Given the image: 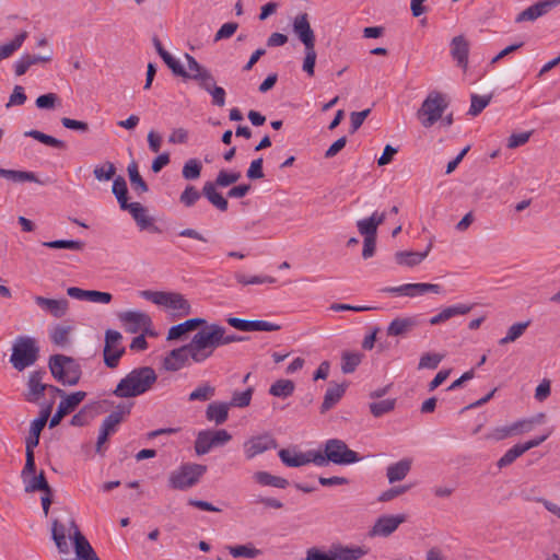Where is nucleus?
<instances>
[{
    "mask_svg": "<svg viewBox=\"0 0 560 560\" xmlns=\"http://www.w3.org/2000/svg\"><path fill=\"white\" fill-rule=\"evenodd\" d=\"M158 374L151 366H140L122 377L113 390L119 398H132L149 392L156 383Z\"/></svg>",
    "mask_w": 560,
    "mask_h": 560,
    "instance_id": "1",
    "label": "nucleus"
},
{
    "mask_svg": "<svg viewBox=\"0 0 560 560\" xmlns=\"http://www.w3.org/2000/svg\"><path fill=\"white\" fill-rule=\"evenodd\" d=\"M222 346V326L218 324L208 325L195 334L190 340L191 359L196 363H201L210 358L217 348Z\"/></svg>",
    "mask_w": 560,
    "mask_h": 560,
    "instance_id": "2",
    "label": "nucleus"
},
{
    "mask_svg": "<svg viewBox=\"0 0 560 560\" xmlns=\"http://www.w3.org/2000/svg\"><path fill=\"white\" fill-rule=\"evenodd\" d=\"M48 368L52 377L62 385H77L82 375L80 363L65 354L51 355L48 360Z\"/></svg>",
    "mask_w": 560,
    "mask_h": 560,
    "instance_id": "3",
    "label": "nucleus"
},
{
    "mask_svg": "<svg viewBox=\"0 0 560 560\" xmlns=\"http://www.w3.org/2000/svg\"><path fill=\"white\" fill-rule=\"evenodd\" d=\"M38 358L39 347L34 338L20 336L15 339L10 355V363L16 371L22 372L34 365Z\"/></svg>",
    "mask_w": 560,
    "mask_h": 560,
    "instance_id": "4",
    "label": "nucleus"
},
{
    "mask_svg": "<svg viewBox=\"0 0 560 560\" xmlns=\"http://www.w3.org/2000/svg\"><path fill=\"white\" fill-rule=\"evenodd\" d=\"M207 466L186 463L173 470L167 479V486L173 490H187L196 486L206 474Z\"/></svg>",
    "mask_w": 560,
    "mask_h": 560,
    "instance_id": "5",
    "label": "nucleus"
},
{
    "mask_svg": "<svg viewBox=\"0 0 560 560\" xmlns=\"http://www.w3.org/2000/svg\"><path fill=\"white\" fill-rule=\"evenodd\" d=\"M142 296L156 305L165 306L174 316H187L191 313L189 302L179 293L142 291Z\"/></svg>",
    "mask_w": 560,
    "mask_h": 560,
    "instance_id": "6",
    "label": "nucleus"
},
{
    "mask_svg": "<svg viewBox=\"0 0 560 560\" xmlns=\"http://www.w3.org/2000/svg\"><path fill=\"white\" fill-rule=\"evenodd\" d=\"M448 102L446 97L436 91L430 92L418 110V118L423 127L429 128L442 118L444 110L447 108Z\"/></svg>",
    "mask_w": 560,
    "mask_h": 560,
    "instance_id": "7",
    "label": "nucleus"
},
{
    "mask_svg": "<svg viewBox=\"0 0 560 560\" xmlns=\"http://www.w3.org/2000/svg\"><path fill=\"white\" fill-rule=\"evenodd\" d=\"M232 440V435L224 429L199 431L195 440V452L205 455L211 448L222 446Z\"/></svg>",
    "mask_w": 560,
    "mask_h": 560,
    "instance_id": "8",
    "label": "nucleus"
},
{
    "mask_svg": "<svg viewBox=\"0 0 560 560\" xmlns=\"http://www.w3.org/2000/svg\"><path fill=\"white\" fill-rule=\"evenodd\" d=\"M324 452L328 453V459L336 465H349L360 460L357 452L339 439H329L324 444Z\"/></svg>",
    "mask_w": 560,
    "mask_h": 560,
    "instance_id": "9",
    "label": "nucleus"
},
{
    "mask_svg": "<svg viewBox=\"0 0 560 560\" xmlns=\"http://www.w3.org/2000/svg\"><path fill=\"white\" fill-rule=\"evenodd\" d=\"M122 336L117 330L108 329L105 332V346L103 350L104 363L109 369L118 366L119 360L125 353V348L121 346Z\"/></svg>",
    "mask_w": 560,
    "mask_h": 560,
    "instance_id": "10",
    "label": "nucleus"
},
{
    "mask_svg": "<svg viewBox=\"0 0 560 560\" xmlns=\"http://www.w3.org/2000/svg\"><path fill=\"white\" fill-rule=\"evenodd\" d=\"M119 320L126 330L136 334L139 330L148 331L152 326L151 317L140 311H126L118 314Z\"/></svg>",
    "mask_w": 560,
    "mask_h": 560,
    "instance_id": "11",
    "label": "nucleus"
},
{
    "mask_svg": "<svg viewBox=\"0 0 560 560\" xmlns=\"http://www.w3.org/2000/svg\"><path fill=\"white\" fill-rule=\"evenodd\" d=\"M406 521L405 514L382 515L376 520L369 535L371 537H388Z\"/></svg>",
    "mask_w": 560,
    "mask_h": 560,
    "instance_id": "12",
    "label": "nucleus"
},
{
    "mask_svg": "<svg viewBox=\"0 0 560 560\" xmlns=\"http://www.w3.org/2000/svg\"><path fill=\"white\" fill-rule=\"evenodd\" d=\"M54 407V401L48 402L45 407L42 408L39 412V417L32 421L30 427V434L25 441V448L33 450L39 443L40 432L45 428Z\"/></svg>",
    "mask_w": 560,
    "mask_h": 560,
    "instance_id": "13",
    "label": "nucleus"
},
{
    "mask_svg": "<svg viewBox=\"0 0 560 560\" xmlns=\"http://www.w3.org/2000/svg\"><path fill=\"white\" fill-rule=\"evenodd\" d=\"M197 82L199 88L211 95L212 105L217 107L225 106L226 92L222 86L217 85L215 79L210 71H203V74L198 75Z\"/></svg>",
    "mask_w": 560,
    "mask_h": 560,
    "instance_id": "14",
    "label": "nucleus"
},
{
    "mask_svg": "<svg viewBox=\"0 0 560 560\" xmlns=\"http://www.w3.org/2000/svg\"><path fill=\"white\" fill-rule=\"evenodd\" d=\"M197 82L199 88L211 95L212 105L217 107L225 106L226 92L222 86L217 85L215 79L210 71H203V74L198 75Z\"/></svg>",
    "mask_w": 560,
    "mask_h": 560,
    "instance_id": "15",
    "label": "nucleus"
},
{
    "mask_svg": "<svg viewBox=\"0 0 560 560\" xmlns=\"http://www.w3.org/2000/svg\"><path fill=\"white\" fill-rule=\"evenodd\" d=\"M45 376V370H37L30 373L26 383V392L24 393L26 401L36 404L40 397H43L46 392V384L44 383Z\"/></svg>",
    "mask_w": 560,
    "mask_h": 560,
    "instance_id": "16",
    "label": "nucleus"
},
{
    "mask_svg": "<svg viewBox=\"0 0 560 560\" xmlns=\"http://www.w3.org/2000/svg\"><path fill=\"white\" fill-rule=\"evenodd\" d=\"M226 323L235 329L241 331H277L281 327L280 325L261 320V319H242L238 317H228Z\"/></svg>",
    "mask_w": 560,
    "mask_h": 560,
    "instance_id": "17",
    "label": "nucleus"
},
{
    "mask_svg": "<svg viewBox=\"0 0 560 560\" xmlns=\"http://www.w3.org/2000/svg\"><path fill=\"white\" fill-rule=\"evenodd\" d=\"M278 446L277 441L270 434H261L254 436L244 443V452L247 459H252L255 456L268 451L273 450Z\"/></svg>",
    "mask_w": 560,
    "mask_h": 560,
    "instance_id": "18",
    "label": "nucleus"
},
{
    "mask_svg": "<svg viewBox=\"0 0 560 560\" xmlns=\"http://www.w3.org/2000/svg\"><path fill=\"white\" fill-rule=\"evenodd\" d=\"M293 32L305 48L315 47V34L311 27L307 13H301L293 21Z\"/></svg>",
    "mask_w": 560,
    "mask_h": 560,
    "instance_id": "19",
    "label": "nucleus"
},
{
    "mask_svg": "<svg viewBox=\"0 0 560 560\" xmlns=\"http://www.w3.org/2000/svg\"><path fill=\"white\" fill-rule=\"evenodd\" d=\"M293 32L305 48L315 47V34L311 27L307 13H301L293 21Z\"/></svg>",
    "mask_w": 560,
    "mask_h": 560,
    "instance_id": "20",
    "label": "nucleus"
},
{
    "mask_svg": "<svg viewBox=\"0 0 560 560\" xmlns=\"http://www.w3.org/2000/svg\"><path fill=\"white\" fill-rule=\"evenodd\" d=\"M560 4V0H545L537 2L525 10H523L521 13L517 14L515 22L522 23L525 21H535L538 18L547 14L552 8Z\"/></svg>",
    "mask_w": 560,
    "mask_h": 560,
    "instance_id": "21",
    "label": "nucleus"
},
{
    "mask_svg": "<svg viewBox=\"0 0 560 560\" xmlns=\"http://www.w3.org/2000/svg\"><path fill=\"white\" fill-rule=\"evenodd\" d=\"M421 324L419 316L397 317L387 327L390 337H404Z\"/></svg>",
    "mask_w": 560,
    "mask_h": 560,
    "instance_id": "22",
    "label": "nucleus"
},
{
    "mask_svg": "<svg viewBox=\"0 0 560 560\" xmlns=\"http://www.w3.org/2000/svg\"><path fill=\"white\" fill-rule=\"evenodd\" d=\"M132 405V402L119 404L116 409L104 419L100 430L109 435L115 433L118 424L130 413Z\"/></svg>",
    "mask_w": 560,
    "mask_h": 560,
    "instance_id": "23",
    "label": "nucleus"
},
{
    "mask_svg": "<svg viewBox=\"0 0 560 560\" xmlns=\"http://www.w3.org/2000/svg\"><path fill=\"white\" fill-rule=\"evenodd\" d=\"M35 303L45 312L56 318L65 316L69 308V302L66 299H48L44 296H35Z\"/></svg>",
    "mask_w": 560,
    "mask_h": 560,
    "instance_id": "24",
    "label": "nucleus"
},
{
    "mask_svg": "<svg viewBox=\"0 0 560 560\" xmlns=\"http://www.w3.org/2000/svg\"><path fill=\"white\" fill-rule=\"evenodd\" d=\"M332 560H359L368 555L369 549L364 546H346L332 544Z\"/></svg>",
    "mask_w": 560,
    "mask_h": 560,
    "instance_id": "25",
    "label": "nucleus"
},
{
    "mask_svg": "<svg viewBox=\"0 0 560 560\" xmlns=\"http://www.w3.org/2000/svg\"><path fill=\"white\" fill-rule=\"evenodd\" d=\"M469 42L463 35L453 37L451 40V56L457 66L464 70L468 67Z\"/></svg>",
    "mask_w": 560,
    "mask_h": 560,
    "instance_id": "26",
    "label": "nucleus"
},
{
    "mask_svg": "<svg viewBox=\"0 0 560 560\" xmlns=\"http://www.w3.org/2000/svg\"><path fill=\"white\" fill-rule=\"evenodd\" d=\"M188 358H191L190 342L178 349L172 350L164 359V368L172 372L178 371L185 365Z\"/></svg>",
    "mask_w": 560,
    "mask_h": 560,
    "instance_id": "27",
    "label": "nucleus"
},
{
    "mask_svg": "<svg viewBox=\"0 0 560 560\" xmlns=\"http://www.w3.org/2000/svg\"><path fill=\"white\" fill-rule=\"evenodd\" d=\"M228 402L214 401L208 405L206 409V419L214 422L217 425L223 424L229 418Z\"/></svg>",
    "mask_w": 560,
    "mask_h": 560,
    "instance_id": "28",
    "label": "nucleus"
},
{
    "mask_svg": "<svg viewBox=\"0 0 560 560\" xmlns=\"http://www.w3.org/2000/svg\"><path fill=\"white\" fill-rule=\"evenodd\" d=\"M217 185L212 182H206L202 187V195L218 210L224 212L229 208L228 200L217 190Z\"/></svg>",
    "mask_w": 560,
    "mask_h": 560,
    "instance_id": "29",
    "label": "nucleus"
},
{
    "mask_svg": "<svg viewBox=\"0 0 560 560\" xmlns=\"http://www.w3.org/2000/svg\"><path fill=\"white\" fill-rule=\"evenodd\" d=\"M412 460L410 458H404L395 464L387 467L386 477L389 483L400 481L406 478L411 469Z\"/></svg>",
    "mask_w": 560,
    "mask_h": 560,
    "instance_id": "30",
    "label": "nucleus"
},
{
    "mask_svg": "<svg viewBox=\"0 0 560 560\" xmlns=\"http://www.w3.org/2000/svg\"><path fill=\"white\" fill-rule=\"evenodd\" d=\"M430 249L431 245H429L428 248L422 253L407 250L397 252L395 254V259L398 265L415 267L419 265L423 259H425Z\"/></svg>",
    "mask_w": 560,
    "mask_h": 560,
    "instance_id": "31",
    "label": "nucleus"
},
{
    "mask_svg": "<svg viewBox=\"0 0 560 560\" xmlns=\"http://www.w3.org/2000/svg\"><path fill=\"white\" fill-rule=\"evenodd\" d=\"M345 392V384H336L328 387L324 396V401L320 406V412L325 413L331 409L342 398Z\"/></svg>",
    "mask_w": 560,
    "mask_h": 560,
    "instance_id": "32",
    "label": "nucleus"
},
{
    "mask_svg": "<svg viewBox=\"0 0 560 560\" xmlns=\"http://www.w3.org/2000/svg\"><path fill=\"white\" fill-rule=\"evenodd\" d=\"M203 324H206L203 318H190L184 323L174 325L168 330L167 340L178 339L186 332L191 331Z\"/></svg>",
    "mask_w": 560,
    "mask_h": 560,
    "instance_id": "33",
    "label": "nucleus"
},
{
    "mask_svg": "<svg viewBox=\"0 0 560 560\" xmlns=\"http://www.w3.org/2000/svg\"><path fill=\"white\" fill-rule=\"evenodd\" d=\"M129 180L132 189L138 194L142 195L149 191V186L139 173L138 163L131 161L127 167Z\"/></svg>",
    "mask_w": 560,
    "mask_h": 560,
    "instance_id": "34",
    "label": "nucleus"
},
{
    "mask_svg": "<svg viewBox=\"0 0 560 560\" xmlns=\"http://www.w3.org/2000/svg\"><path fill=\"white\" fill-rule=\"evenodd\" d=\"M27 36L28 33L26 31H22L16 34L12 40L0 45V61L11 57L16 50H19Z\"/></svg>",
    "mask_w": 560,
    "mask_h": 560,
    "instance_id": "35",
    "label": "nucleus"
},
{
    "mask_svg": "<svg viewBox=\"0 0 560 560\" xmlns=\"http://www.w3.org/2000/svg\"><path fill=\"white\" fill-rule=\"evenodd\" d=\"M0 177L10 179L15 183L34 182L42 185L44 184L37 178L35 173L27 171L5 170L0 167Z\"/></svg>",
    "mask_w": 560,
    "mask_h": 560,
    "instance_id": "36",
    "label": "nucleus"
},
{
    "mask_svg": "<svg viewBox=\"0 0 560 560\" xmlns=\"http://www.w3.org/2000/svg\"><path fill=\"white\" fill-rule=\"evenodd\" d=\"M66 526L61 523H59L58 520H54L52 522V528H51V536L52 539L57 546V549L60 553H68L69 552V546L67 542L66 537Z\"/></svg>",
    "mask_w": 560,
    "mask_h": 560,
    "instance_id": "37",
    "label": "nucleus"
},
{
    "mask_svg": "<svg viewBox=\"0 0 560 560\" xmlns=\"http://www.w3.org/2000/svg\"><path fill=\"white\" fill-rule=\"evenodd\" d=\"M121 209L129 211L140 229L143 230L151 225V219L145 215L147 210L140 202H128L127 207Z\"/></svg>",
    "mask_w": 560,
    "mask_h": 560,
    "instance_id": "38",
    "label": "nucleus"
},
{
    "mask_svg": "<svg viewBox=\"0 0 560 560\" xmlns=\"http://www.w3.org/2000/svg\"><path fill=\"white\" fill-rule=\"evenodd\" d=\"M279 457L289 467H301L308 464L307 452L292 454L289 450L282 448L279 451Z\"/></svg>",
    "mask_w": 560,
    "mask_h": 560,
    "instance_id": "39",
    "label": "nucleus"
},
{
    "mask_svg": "<svg viewBox=\"0 0 560 560\" xmlns=\"http://www.w3.org/2000/svg\"><path fill=\"white\" fill-rule=\"evenodd\" d=\"M43 246L51 249H69L74 252H81L84 249V242L80 240H57L43 242Z\"/></svg>",
    "mask_w": 560,
    "mask_h": 560,
    "instance_id": "40",
    "label": "nucleus"
},
{
    "mask_svg": "<svg viewBox=\"0 0 560 560\" xmlns=\"http://www.w3.org/2000/svg\"><path fill=\"white\" fill-rule=\"evenodd\" d=\"M112 191L116 197L120 208H126L128 203V187L122 176H117L113 180Z\"/></svg>",
    "mask_w": 560,
    "mask_h": 560,
    "instance_id": "41",
    "label": "nucleus"
},
{
    "mask_svg": "<svg viewBox=\"0 0 560 560\" xmlns=\"http://www.w3.org/2000/svg\"><path fill=\"white\" fill-rule=\"evenodd\" d=\"M295 385L291 380H278L269 388V394L275 397L287 398L294 392Z\"/></svg>",
    "mask_w": 560,
    "mask_h": 560,
    "instance_id": "42",
    "label": "nucleus"
},
{
    "mask_svg": "<svg viewBox=\"0 0 560 560\" xmlns=\"http://www.w3.org/2000/svg\"><path fill=\"white\" fill-rule=\"evenodd\" d=\"M254 479L262 486H271L280 489H284L289 485L287 479L273 476L267 471L255 472Z\"/></svg>",
    "mask_w": 560,
    "mask_h": 560,
    "instance_id": "43",
    "label": "nucleus"
},
{
    "mask_svg": "<svg viewBox=\"0 0 560 560\" xmlns=\"http://www.w3.org/2000/svg\"><path fill=\"white\" fill-rule=\"evenodd\" d=\"M24 135H25V137H31L46 145H49V147H52L56 149L65 150L67 148L66 143L62 140H59L52 136L46 135L38 130H30V131H26Z\"/></svg>",
    "mask_w": 560,
    "mask_h": 560,
    "instance_id": "44",
    "label": "nucleus"
},
{
    "mask_svg": "<svg viewBox=\"0 0 560 560\" xmlns=\"http://www.w3.org/2000/svg\"><path fill=\"white\" fill-rule=\"evenodd\" d=\"M407 296L415 298L423 295L428 292L439 294L441 292V285L433 283H407Z\"/></svg>",
    "mask_w": 560,
    "mask_h": 560,
    "instance_id": "45",
    "label": "nucleus"
},
{
    "mask_svg": "<svg viewBox=\"0 0 560 560\" xmlns=\"http://www.w3.org/2000/svg\"><path fill=\"white\" fill-rule=\"evenodd\" d=\"M215 395V387L206 382L189 394V401H207Z\"/></svg>",
    "mask_w": 560,
    "mask_h": 560,
    "instance_id": "46",
    "label": "nucleus"
},
{
    "mask_svg": "<svg viewBox=\"0 0 560 560\" xmlns=\"http://www.w3.org/2000/svg\"><path fill=\"white\" fill-rule=\"evenodd\" d=\"M529 324H530L529 320L513 324L509 328L506 336L499 340V345L505 346L510 342H514L515 340H517L525 332V330L529 326Z\"/></svg>",
    "mask_w": 560,
    "mask_h": 560,
    "instance_id": "47",
    "label": "nucleus"
},
{
    "mask_svg": "<svg viewBox=\"0 0 560 560\" xmlns=\"http://www.w3.org/2000/svg\"><path fill=\"white\" fill-rule=\"evenodd\" d=\"M470 311H471L470 305L456 304V305H452V306H447V307L443 308L440 313H438V316L440 318V322L443 324L454 316L466 315Z\"/></svg>",
    "mask_w": 560,
    "mask_h": 560,
    "instance_id": "48",
    "label": "nucleus"
},
{
    "mask_svg": "<svg viewBox=\"0 0 560 560\" xmlns=\"http://www.w3.org/2000/svg\"><path fill=\"white\" fill-rule=\"evenodd\" d=\"M116 166L113 162L106 161L101 165H96L93 175L98 182H107L115 178Z\"/></svg>",
    "mask_w": 560,
    "mask_h": 560,
    "instance_id": "49",
    "label": "nucleus"
},
{
    "mask_svg": "<svg viewBox=\"0 0 560 560\" xmlns=\"http://www.w3.org/2000/svg\"><path fill=\"white\" fill-rule=\"evenodd\" d=\"M94 417V408L90 405H86L81 408L79 412L73 415L70 424L73 427H85L93 420Z\"/></svg>",
    "mask_w": 560,
    "mask_h": 560,
    "instance_id": "50",
    "label": "nucleus"
},
{
    "mask_svg": "<svg viewBox=\"0 0 560 560\" xmlns=\"http://www.w3.org/2000/svg\"><path fill=\"white\" fill-rule=\"evenodd\" d=\"M362 354L358 352H343L341 357V370L345 374H350L355 371L357 366L361 363Z\"/></svg>",
    "mask_w": 560,
    "mask_h": 560,
    "instance_id": "51",
    "label": "nucleus"
},
{
    "mask_svg": "<svg viewBox=\"0 0 560 560\" xmlns=\"http://www.w3.org/2000/svg\"><path fill=\"white\" fill-rule=\"evenodd\" d=\"M202 170L201 162L197 159H189L183 166L182 175L187 180H195L200 177Z\"/></svg>",
    "mask_w": 560,
    "mask_h": 560,
    "instance_id": "52",
    "label": "nucleus"
},
{
    "mask_svg": "<svg viewBox=\"0 0 560 560\" xmlns=\"http://www.w3.org/2000/svg\"><path fill=\"white\" fill-rule=\"evenodd\" d=\"M228 549L230 555L234 558L244 557L253 559L261 553L259 549L253 547L252 545L230 546Z\"/></svg>",
    "mask_w": 560,
    "mask_h": 560,
    "instance_id": "53",
    "label": "nucleus"
},
{
    "mask_svg": "<svg viewBox=\"0 0 560 560\" xmlns=\"http://www.w3.org/2000/svg\"><path fill=\"white\" fill-rule=\"evenodd\" d=\"M70 331V326L57 325L50 332V339L55 345L65 347L69 343Z\"/></svg>",
    "mask_w": 560,
    "mask_h": 560,
    "instance_id": "54",
    "label": "nucleus"
},
{
    "mask_svg": "<svg viewBox=\"0 0 560 560\" xmlns=\"http://www.w3.org/2000/svg\"><path fill=\"white\" fill-rule=\"evenodd\" d=\"M470 107H469V110H468V114L470 116H478L490 103L491 101V95H477V94H472L471 97H470Z\"/></svg>",
    "mask_w": 560,
    "mask_h": 560,
    "instance_id": "55",
    "label": "nucleus"
},
{
    "mask_svg": "<svg viewBox=\"0 0 560 560\" xmlns=\"http://www.w3.org/2000/svg\"><path fill=\"white\" fill-rule=\"evenodd\" d=\"M201 196H203L202 191L200 192L195 186L188 185L180 194L179 201L185 207L190 208L201 198Z\"/></svg>",
    "mask_w": 560,
    "mask_h": 560,
    "instance_id": "56",
    "label": "nucleus"
},
{
    "mask_svg": "<svg viewBox=\"0 0 560 560\" xmlns=\"http://www.w3.org/2000/svg\"><path fill=\"white\" fill-rule=\"evenodd\" d=\"M235 279H236L237 283L243 284V285L264 284V283H275L276 282V279L270 276L247 277L246 275L241 273V272L235 273Z\"/></svg>",
    "mask_w": 560,
    "mask_h": 560,
    "instance_id": "57",
    "label": "nucleus"
},
{
    "mask_svg": "<svg viewBox=\"0 0 560 560\" xmlns=\"http://www.w3.org/2000/svg\"><path fill=\"white\" fill-rule=\"evenodd\" d=\"M395 405V399H384L377 402L370 404V411L374 417L378 418L394 410Z\"/></svg>",
    "mask_w": 560,
    "mask_h": 560,
    "instance_id": "58",
    "label": "nucleus"
},
{
    "mask_svg": "<svg viewBox=\"0 0 560 560\" xmlns=\"http://www.w3.org/2000/svg\"><path fill=\"white\" fill-rule=\"evenodd\" d=\"M61 397L62 399L60 402H62V405L72 412L84 400L86 393L82 390L74 392L69 395L65 393Z\"/></svg>",
    "mask_w": 560,
    "mask_h": 560,
    "instance_id": "59",
    "label": "nucleus"
},
{
    "mask_svg": "<svg viewBox=\"0 0 560 560\" xmlns=\"http://www.w3.org/2000/svg\"><path fill=\"white\" fill-rule=\"evenodd\" d=\"M50 486L47 482V479L44 475V471H40L37 476H34L28 485L25 487L26 492L34 491H44L49 492Z\"/></svg>",
    "mask_w": 560,
    "mask_h": 560,
    "instance_id": "60",
    "label": "nucleus"
},
{
    "mask_svg": "<svg viewBox=\"0 0 560 560\" xmlns=\"http://www.w3.org/2000/svg\"><path fill=\"white\" fill-rule=\"evenodd\" d=\"M444 355L440 353H423L419 360L418 369L434 370L439 366Z\"/></svg>",
    "mask_w": 560,
    "mask_h": 560,
    "instance_id": "61",
    "label": "nucleus"
},
{
    "mask_svg": "<svg viewBox=\"0 0 560 560\" xmlns=\"http://www.w3.org/2000/svg\"><path fill=\"white\" fill-rule=\"evenodd\" d=\"M357 228L359 233L365 237H376L377 235V228L374 223V219H371V217L361 219L357 222Z\"/></svg>",
    "mask_w": 560,
    "mask_h": 560,
    "instance_id": "62",
    "label": "nucleus"
},
{
    "mask_svg": "<svg viewBox=\"0 0 560 560\" xmlns=\"http://www.w3.org/2000/svg\"><path fill=\"white\" fill-rule=\"evenodd\" d=\"M240 172H226L224 170L220 171L217 175V178L213 184L218 187H228L234 183H236L241 178Z\"/></svg>",
    "mask_w": 560,
    "mask_h": 560,
    "instance_id": "63",
    "label": "nucleus"
},
{
    "mask_svg": "<svg viewBox=\"0 0 560 560\" xmlns=\"http://www.w3.org/2000/svg\"><path fill=\"white\" fill-rule=\"evenodd\" d=\"M253 392L254 389L252 387L247 388L244 392H235L229 405L240 408L247 407L250 404Z\"/></svg>",
    "mask_w": 560,
    "mask_h": 560,
    "instance_id": "64",
    "label": "nucleus"
}]
</instances>
